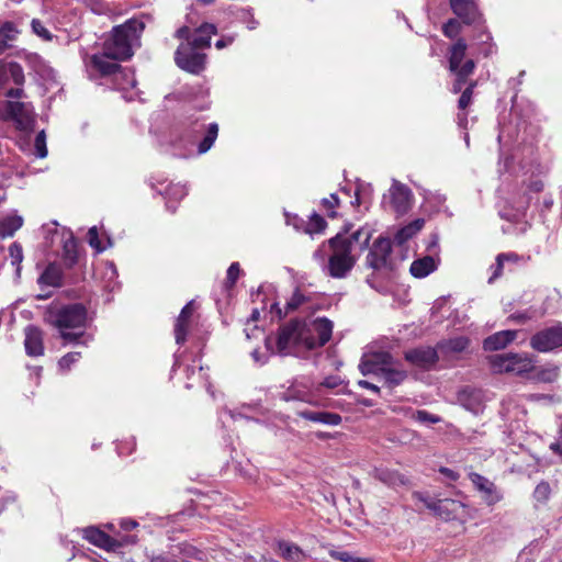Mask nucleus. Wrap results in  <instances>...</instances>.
Here are the masks:
<instances>
[{
  "label": "nucleus",
  "instance_id": "43",
  "mask_svg": "<svg viewBox=\"0 0 562 562\" xmlns=\"http://www.w3.org/2000/svg\"><path fill=\"white\" fill-rule=\"evenodd\" d=\"M329 557L340 562H373L372 558L355 557L348 551L329 550Z\"/></svg>",
  "mask_w": 562,
  "mask_h": 562
},
{
  "label": "nucleus",
  "instance_id": "64",
  "mask_svg": "<svg viewBox=\"0 0 562 562\" xmlns=\"http://www.w3.org/2000/svg\"><path fill=\"white\" fill-rule=\"evenodd\" d=\"M550 450L553 451L555 454H559L562 457V427L560 430V437H559L558 441L552 442L550 445Z\"/></svg>",
  "mask_w": 562,
  "mask_h": 562
},
{
  "label": "nucleus",
  "instance_id": "46",
  "mask_svg": "<svg viewBox=\"0 0 562 562\" xmlns=\"http://www.w3.org/2000/svg\"><path fill=\"white\" fill-rule=\"evenodd\" d=\"M411 418L420 424H438L441 422V417L431 414L425 409H417L412 413Z\"/></svg>",
  "mask_w": 562,
  "mask_h": 562
},
{
  "label": "nucleus",
  "instance_id": "24",
  "mask_svg": "<svg viewBox=\"0 0 562 562\" xmlns=\"http://www.w3.org/2000/svg\"><path fill=\"white\" fill-rule=\"evenodd\" d=\"M501 215L508 222L507 225L502 227L504 234L521 235L529 228V224L525 218V213L521 211H517L513 214L502 212Z\"/></svg>",
  "mask_w": 562,
  "mask_h": 562
},
{
  "label": "nucleus",
  "instance_id": "58",
  "mask_svg": "<svg viewBox=\"0 0 562 562\" xmlns=\"http://www.w3.org/2000/svg\"><path fill=\"white\" fill-rule=\"evenodd\" d=\"M150 562H180L178 554L172 552L151 554L149 557Z\"/></svg>",
  "mask_w": 562,
  "mask_h": 562
},
{
  "label": "nucleus",
  "instance_id": "42",
  "mask_svg": "<svg viewBox=\"0 0 562 562\" xmlns=\"http://www.w3.org/2000/svg\"><path fill=\"white\" fill-rule=\"evenodd\" d=\"M551 492V486L547 481L538 483L532 493V497L536 502L535 507H538V505H546L550 499Z\"/></svg>",
  "mask_w": 562,
  "mask_h": 562
},
{
  "label": "nucleus",
  "instance_id": "55",
  "mask_svg": "<svg viewBox=\"0 0 562 562\" xmlns=\"http://www.w3.org/2000/svg\"><path fill=\"white\" fill-rule=\"evenodd\" d=\"M443 34L449 38H454L460 32V24L457 20L450 19L442 27Z\"/></svg>",
  "mask_w": 562,
  "mask_h": 562
},
{
  "label": "nucleus",
  "instance_id": "59",
  "mask_svg": "<svg viewBox=\"0 0 562 562\" xmlns=\"http://www.w3.org/2000/svg\"><path fill=\"white\" fill-rule=\"evenodd\" d=\"M5 97L8 100H14V101H26V93L22 86H18L16 88L8 89L5 92Z\"/></svg>",
  "mask_w": 562,
  "mask_h": 562
},
{
  "label": "nucleus",
  "instance_id": "28",
  "mask_svg": "<svg viewBox=\"0 0 562 562\" xmlns=\"http://www.w3.org/2000/svg\"><path fill=\"white\" fill-rule=\"evenodd\" d=\"M116 60L117 59H112L111 56H106L103 50V54L101 55L91 56L89 65L97 69L101 75L109 76L115 74L121 68Z\"/></svg>",
  "mask_w": 562,
  "mask_h": 562
},
{
  "label": "nucleus",
  "instance_id": "40",
  "mask_svg": "<svg viewBox=\"0 0 562 562\" xmlns=\"http://www.w3.org/2000/svg\"><path fill=\"white\" fill-rule=\"evenodd\" d=\"M175 548L179 553L178 559L180 562L203 561L204 559V552L190 543H180Z\"/></svg>",
  "mask_w": 562,
  "mask_h": 562
},
{
  "label": "nucleus",
  "instance_id": "1",
  "mask_svg": "<svg viewBox=\"0 0 562 562\" xmlns=\"http://www.w3.org/2000/svg\"><path fill=\"white\" fill-rule=\"evenodd\" d=\"M218 135L217 123L204 124L202 116L181 113L173 117L158 143L168 154L177 158H190L207 153Z\"/></svg>",
  "mask_w": 562,
  "mask_h": 562
},
{
  "label": "nucleus",
  "instance_id": "18",
  "mask_svg": "<svg viewBox=\"0 0 562 562\" xmlns=\"http://www.w3.org/2000/svg\"><path fill=\"white\" fill-rule=\"evenodd\" d=\"M450 7L465 24L475 23L480 19L475 0H450Z\"/></svg>",
  "mask_w": 562,
  "mask_h": 562
},
{
  "label": "nucleus",
  "instance_id": "44",
  "mask_svg": "<svg viewBox=\"0 0 562 562\" xmlns=\"http://www.w3.org/2000/svg\"><path fill=\"white\" fill-rule=\"evenodd\" d=\"M327 226L326 221L324 217L318 215L317 213H314L311 217L308 223L305 226V233L313 235V234H319L325 231Z\"/></svg>",
  "mask_w": 562,
  "mask_h": 562
},
{
  "label": "nucleus",
  "instance_id": "30",
  "mask_svg": "<svg viewBox=\"0 0 562 562\" xmlns=\"http://www.w3.org/2000/svg\"><path fill=\"white\" fill-rule=\"evenodd\" d=\"M297 415L302 418L314 422V423H321L325 425H339L342 420L341 416L337 413H330V412H314V411H299Z\"/></svg>",
  "mask_w": 562,
  "mask_h": 562
},
{
  "label": "nucleus",
  "instance_id": "60",
  "mask_svg": "<svg viewBox=\"0 0 562 562\" xmlns=\"http://www.w3.org/2000/svg\"><path fill=\"white\" fill-rule=\"evenodd\" d=\"M305 302V296L300 293L299 291H295L290 299V301L286 303V312L294 311L299 306H301Z\"/></svg>",
  "mask_w": 562,
  "mask_h": 562
},
{
  "label": "nucleus",
  "instance_id": "38",
  "mask_svg": "<svg viewBox=\"0 0 562 562\" xmlns=\"http://www.w3.org/2000/svg\"><path fill=\"white\" fill-rule=\"evenodd\" d=\"M23 225V218L16 214H10L0 220V237L5 238L13 234Z\"/></svg>",
  "mask_w": 562,
  "mask_h": 562
},
{
  "label": "nucleus",
  "instance_id": "14",
  "mask_svg": "<svg viewBox=\"0 0 562 562\" xmlns=\"http://www.w3.org/2000/svg\"><path fill=\"white\" fill-rule=\"evenodd\" d=\"M469 480L479 492L483 493V499L487 506H494L503 499V495L498 492L496 485L482 474L471 472L469 473Z\"/></svg>",
  "mask_w": 562,
  "mask_h": 562
},
{
  "label": "nucleus",
  "instance_id": "19",
  "mask_svg": "<svg viewBox=\"0 0 562 562\" xmlns=\"http://www.w3.org/2000/svg\"><path fill=\"white\" fill-rule=\"evenodd\" d=\"M24 346L25 351L31 357H38L44 353L43 334L42 330L33 325H29L24 329Z\"/></svg>",
  "mask_w": 562,
  "mask_h": 562
},
{
  "label": "nucleus",
  "instance_id": "50",
  "mask_svg": "<svg viewBox=\"0 0 562 562\" xmlns=\"http://www.w3.org/2000/svg\"><path fill=\"white\" fill-rule=\"evenodd\" d=\"M9 254H10V258H11V263L13 266H16V273L19 274L20 273V263L22 262L23 260V250H22V247L20 244L18 243H13L10 247H9Z\"/></svg>",
  "mask_w": 562,
  "mask_h": 562
},
{
  "label": "nucleus",
  "instance_id": "13",
  "mask_svg": "<svg viewBox=\"0 0 562 562\" xmlns=\"http://www.w3.org/2000/svg\"><path fill=\"white\" fill-rule=\"evenodd\" d=\"M389 193L393 210L400 215L407 213L413 201L411 189L400 181L393 180Z\"/></svg>",
  "mask_w": 562,
  "mask_h": 562
},
{
  "label": "nucleus",
  "instance_id": "5",
  "mask_svg": "<svg viewBox=\"0 0 562 562\" xmlns=\"http://www.w3.org/2000/svg\"><path fill=\"white\" fill-rule=\"evenodd\" d=\"M359 369L363 375L373 374L392 384H401L406 378L401 364L394 361L390 353L383 351L364 355Z\"/></svg>",
  "mask_w": 562,
  "mask_h": 562
},
{
  "label": "nucleus",
  "instance_id": "47",
  "mask_svg": "<svg viewBox=\"0 0 562 562\" xmlns=\"http://www.w3.org/2000/svg\"><path fill=\"white\" fill-rule=\"evenodd\" d=\"M33 154L37 158H45L47 156L46 135L44 131H41L35 137Z\"/></svg>",
  "mask_w": 562,
  "mask_h": 562
},
{
  "label": "nucleus",
  "instance_id": "49",
  "mask_svg": "<svg viewBox=\"0 0 562 562\" xmlns=\"http://www.w3.org/2000/svg\"><path fill=\"white\" fill-rule=\"evenodd\" d=\"M475 86H476V82L471 81L468 85V87L462 91L461 97L459 98V101H458V108L460 110H465L470 105Z\"/></svg>",
  "mask_w": 562,
  "mask_h": 562
},
{
  "label": "nucleus",
  "instance_id": "45",
  "mask_svg": "<svg viewBox=\"0 0 562 562\" xmlns=\"http://www.w3.org/2000/svg\"><path fill=\"white\" fill-rule=\"evenodd\" d=\"M7 70L10 76V80H12L16 86H23L25 77L20 64L14 61L7 63Z\"/></svg>",
  "mask_w": 562,
  "mask_h": 562
},
{
  "label": "nucleus",
  "instance_id": "7",
  "mask_svg": "<svg viewBox=\"0 0 562 562\" xmlns=\"http://www.w3.org/2000/svg\"><path fill=\"white\" fill-rule=\"evenodd\" d=\"M0 117L13 122L20 131H30L35 123L34 106L30 101L7 100L0 103Z\"/></svg>",
  "mask_w": 562,
  "mask_h": 562
},
{
  "label": "nucleus",
  "instance_id": "34",
  "mask_svg": "<svg viewBox=\"0 0 562 562\" xmlns=\"http://www.w3.org/2000/svg\"><path fill=\"white\" fill-rule=\"evenodd\" d=\"M475 61L472 58L464 60L462 69L460 71H451L456 76V80L452 85L451 91L459 93L463 86L467 83L469 76H471L475 69Z\"/></svg>",
  "mask_w": 562,
  "mask_h": 562
},
{
  "label": "nucleus",
  "instance_id": "53",
  "mask_svg": "<svg viewBox=\"0 0 562 562\" xmlns=\"http://www.w3.org/2000/svg\"><path fill=\"white\" fill-rule=\"evenodd\" d=\"M371 193H372L371 184L367 183V184L358 186V188L356 190L355 201H351V204L360 205L361 203H366V201L361 200V199H364L366 196H370Z\"/></svg>",
  "mask_w": 562,
  "mask_h": 562
},
{
  "label": "nucleus",
  "instance_id": "36",
  "mask_svg": "<svg viewBox=\"0 0 562 562\" xmlns=\"http://www.w3.org/2000/svg\"><path fill=\"white\" fill-rule=\"evenodd\" d=\"M166 206L170 212H176L177 205L176 202L180 201L188 194V189L184 184H171L169 186L166 191Z\"/></svg>",
  "mask_w": 562,
  "mask_h": 562
},
{
  "label": "nucleus",
  "instance_id": "29",
  "mask_svg": "<svg viewBox=\"0 0 562 562\" xmlns=\"http://www.w3.org/2000/svg\"><path fill=\"white\" fill-rule=\"evenodd\" d=\"M468 44L464 38H458L457 42L450 47L449 50V70L460 71L464 64Z\"/></svg>",
  "mask_w": 562,
  "mask_h": 562
},
{
  "label": "nucleus",
  "instance_id": "8",
  "mask_svg": "<svg viewBox=\"0 0 562 562\" xmlns=\"http://www.w3.org/2000/svg\"><path fill=\"white\" fill-rule=\"evenodd\" d=\"M333 327V322L326 317L302 323L303 346L307 349L323 347L330 340Z\"/></svg>",
  "mask_w": 562,
  "mask_h": 562
},
{
  "label": "nucleus",
  "instance_id": "51",
  "mask_svg": "<svg viewBox=\"0 0 562 562\" xmlns=\"http://www.w3.org/2000/svg\"><path fill=\"white\" fill-rule=\"evenodd\" d=\"M239 274H240L239 263L233 262L227 269L225 286L227 289L233 288L235 285L236 281L238 280Z\"/></svg>",
  "mask_w": 562,
  "mask_h": 562
},
{
  "label": "nucleus",
  "instance_id": "54",
  "mask_svg": "<svg viewBox=\"0 0 562 562\" xmlns=\"http://www.w3.org/2000/svg\"><path fill=\"white\" fill-rule=\"evenodd\" d=\"M137 541H138V538L135 535H125L119 539L114 538V542L116 543V546H113L112 552H116L119 549L126 547V546L136 544Z\"/></svg>",
  "mask_w": 562,
  "mask_h": 562
},
{
  "label": "nucleus",
  "instance_id": "11",
  "mask_svg": "<svg viewBox=\"0 0 562 562\" xmlns=\"http://www.w3.org/2000/svg\"><path fill=\"white\" fill-rule=\"evenodd\" d=\"M303 346L302 323L291 321L283 325L278 335L277 348L281 355H289L295 346Z\"/></svg>",
  "mask_w": 562,
  "mask_h": 562
},
{
  "label": "nucleus",
  "instance_id": "23",
  "mask_svg": "<svg viewBox=\"0 0 562 562\" xmlns=\"http://www.w3.org/2000/svg\"><path fill=\"white\" fill-rule=\"evenodd\" d=\"M518 331L513 329L497 331L484 339L483 348L485 351L504 349L516 339Z\"/></svg>",
  "mask_w": 562,
  "mask_h": 562
},
{
  "label": "nucleus",
  "instance_id": "57",
  "mask_svg": "<svg viewBox=\"0 0 562 562\" xmlns=\"http://www.w3.org/2000/svg\"><path fill=\"white\" fill-rule=\"evenodd\" d=\"M339 199L335 193H331L329 198L322 200V205L328 211V216L334 217L336 215L334 209L338 206Z\"/></svg>",
  "mask_w": 562,
  "mask_h": 562
},
{
  "label": "nucleus",
  "instance_id": "15",
  "mask_svg": "<svg viewBox=\"0 0 562 562\" xmlns=\"http://www.w3.org/2000/svg\"><path fill=\"white\" fill-rule=\"evenodd\" d=\"M462 507L463 504L461 502L451 498L437 499L427 503V508L446 521L456 519Z\"/></svg>",
  "mask_w": 562,
  "mask_h": 562
},
{
  "label": "nucleus",
  "instance_id": "62",
  "mask_svg": "<svg viewBox=\"0 0 562 562\" xmlns=\"http://www.w3.org/2000/svg\"><path fill=\"white\" fill-rule=\"evenodd\" d=\"M10 81V76L7 70V63L0 60V90L4 89Z\"/></svg>",
  "mask_w": 562,
  "mask_h": 562
},
{
  "label": "nucleus",
  "instance_id": "4",
  "mask_svg": "<svg viewBox=\"0 0 562 562\" xmlns=\"http://www.w3.org/2000/svg\"><path fill=\"white\" fill-rule=\"evenodd\" d=\"M145 24L137 19H130L113 29L112 36L104 43V52L112 59H128L133 55L132 46L138 41Z\"/></svg>",
  "mask_w": 562,
  "mask_h": 562
},
{
  "label": "nucleus",
  "instance_id": "10",
  "mask_svg": "<svg viewBox=\"0 0 562 562\" xmlns=\"http://www.w3.org/2000/svg\"><path fill=\"white\" fill-rule=\"evenodd\" d=\"M392 241L387 237L376 238L366 258V266L373 270L391 268Z\"/></svg>",
  "mask_w": 562,
  "mask_h": 562
},
{
  "label": "nucleus",
  "instance_id": "33",
  "mask_svg": "<svg viewBox=\"0 0 562 562\" xmlns=\"http://www.w3.org/2000/svg\"><path fill=\"white\" fill-rule=\"evenodd\" d=\"M529 373H531L532 382L547 384L557 380L559 368L552 364L540 368L533 366V369Z\"/></svg>",
  "mask_w": 562,
  "mask_h": 562
},
{
  "label": "nucleus",
  "instance_id": "22",
  "mask_svg": "<svg viewBox=\"0 0 562 562\" xmlns=\"http://www.w3.org/2000/svg\"><path fill=\"white\" fill-rule=\"evenodd\" d=\"M57 236H60V243L63 245V256L68 266H74L78 260L77 241L71 231L63 227L60 231L55 232Z\"/></svg>",
  "mask_w": 562,
  "mask_h": 562
},
{
  "label": "nucleus",
  "instance_id": "32",
  "mask_svg": "<svg viewBox=\"0 0 562 562\" xmlns=\"http://www.w3.org/2000/svg\"><path fill=\"white\" fill-rule=\"evenodd\" d=\"M63 269L57 263H49L38 278L41 285L59 288L63 285Z\"/></svg>",
  "mask_w": 562,
  "mask_h": 562
},
{
  "label": "nucleus",
  "instance_id": "31",
  "mask_svg": "<svg viewBox=\"0 0 562 562\" xmlns=\"http://www.w3.org/2000/svg\"><path fill=\"white\" fill-rule=\"evenodd\" d=\"M19 34L18 26L11 21H5L0 25V56L13 46Z\"/></svg>",
  "mask_w": 562,
  "mask_h": 562
},
{
  "label": "nucleus",
  "instance_id": "6",
  "mask_svg": "<svg viewBox=\"0 0 562 562\" xmlns=\"http://www.w3.org/2000/svg\"><path fill=\"white\" fill-rule=\"evenodd\" d=\"M487 360L492 371L495 373L522 375L533 369V357L525 352L493 355Z\"/></svg>",
  "mask_w": 562,
  "mask_h": 562
},
{
  "label": "nucleus",
  "instance_id": "16",
  "mask_svg": "<svg viewBox=\"0 0 562 562\" xmlns=\"http://www.w3.org/2000/svg\"><path fill=\"white\" fill-rule=\"evenodd\" d=\"M372 476L384 485L393 488L397 486H408L411 484L408 476L395 469L375 468L372 472Z\"/></svg>",
  "mask_w": 562,
  "mask_h": 562
},
{
  "label": "nucleus",
  "instance_id": "3",
  "mask_svg": "<svg viewBox=\"0 0 562 562\" xmlns=\"http://www.w3.org/2000/svg\"><path fill=\"white\" fill-rule=\"evenodd\" d=\"M54 325L60 329L61 338L68 344L87 345L92 340V335L67 329H82L87 325V310L82 304H69L60 308L54 319Z\"/></svg>",
  "mask_w": 562,
  "mask_h": 562
},
{
  "label": "nucleus",
  "instance_id": "52",
  "mask_svg": "<svg viewBox=\"0 0 562 562\" xmlns=\"http://www.w3.org/2000/svg\"><path fill=\"white\" fill-rule=\"evenodd\" d=\"M33 32L44 41H52L53 34L45 27V25L37 19H33L31 23Z\"/></svg>",
  "mask_w": 562,
  "mask_h": 562
},
{
  "label": "nucleus",
  "instance_id": "21",
  "mask_svg": "<svg viewBox=\"0 0 562 562\" xmlns=\"http://www.w3.org/2000/svg\"><path fill=\"white\" fill-rule=\"evenodd\" d=\"M83 538L106 552H112L113 546H116L113 537L93 526L83 529Z\"/></svg>",
  "mask_w": 562,
  "mask_h": 562
},
{
  "label": "nucleus",
  "instance_id": "27",
  "mask_svg": "<svg viewBox=\"0 0 562 562\" xmlns=\"http://www.w3.org/2000/svg\"><path fill=\"white\" fill-rule=\"evenodd\" d=\"M216 33V26L211 23H204L198 27L187 45H191L196 49L207 48L211 46V37Z\"/></svg>",
  "mask_w": 562,
  "mask_h": 562
},
{
  "label": "nucleus",
  "instance_id": "61",
  "mask_svg": "<svg viewBox=\"0 0 562 562\" xmlns=\"http://www.w3.org/2000/svg\"><path fill=\"white\" fill-rule=\"evenodd\" d=\"M533 317H535V315L530 311L517 312L509 316L510 319L521 323V324L532 319Z\"/></svg>",
  "mask_w": 562,
  "mask_h": 562
},
{
  "label": "nucleus",
  "instance_id": "20",
  "mask_svg": "<svg viewBox=\"0 0 562 562\" xmlns=\"http://www.w3.org/2000/svg\"><path fill=\"white\" fill-rule=\"evenodd\" d=\"M524 262L525 258L516 252L498 254L495 263L490 268L492 270V276L490 277L488 282L492 283L494 280L499 278L506 267L510 269L512 266H517Z\"/></svg>",
  "mask_w": 562,
  "mask_h": 562
},
{
  "label": "nucleus",
  "instance_id": "39",
  "mask_svg": "<svg viewBox=\"0 0 562 562\" xmlns=\"http://www.w3.org/2000/svg\"><path fill=\"white\" fill-rule=\"evenodd\" d=\"M88 244L95 249L98 254L104 251L109 247L112 246V240L110 236L104 234L103 238L100 237L99 229L97 226H92L89 228L88 234Z\"/></svg>",
  "mask_w": 562,
  "mask_h": 562
},
{
  "label": "nucleus",
  "instance_id": "35",
  "mask_svg": "<svg viewBox=\"0 0 562 562\" xmlns=\"http://www.w3.org/2000/svg\"><path fill=\"white\" fill-rule=\"evenodd\" d=\"M469 346V339L464 336L454 337L438 344V349L446 355L463 352Z\"/></svg>",
  "mask_w": 562,
  "mask_h": 562
},
{
  "label": "nucleus",
  "instance_id": "12",
  "mask_svg": "<svg viewBox=\"0 0 562 562\" xmlns=\"http://www.w3.org/2000/svg\"><path fill=\"white\" fill-rule=\"evenodd\" d=\"M562 346V326H552L536 333L530 338V347L539 352H549Z\"/></svg>",
  "mask_w": 562,
  "mask_h": 562
},
{
  "label": "nucleus",
  "instance_id": "56",
  "mask_svg": "<svg viewBox=\"0 0 562 562\" xmlns=\"http://www.w3.org/2000/svg\"><path fill=\"white\" fill-rule=\"evenodd\" d=\"M81 357L80 352H69L65 355L58 362L61 370H69L71 364L77 362Z\"/></svg>",
  "mask_w": 562,
  "mask_h": 562
},
{
  "label": "nucleus",
  "instance_id": "37",
  "mask_svg": "<svg viewBox=\"0 0 562 562\" xmlns=\"http://www.w3.org/2000/svg\"><path fill=\"white\" fill-rule=\"evenodd\" d=\"M424 224L425 221L422 218L413 221L408 225L397 231L394 237V241L400 246L404 245L423 228Z\"/></svg>",
  "mask_w": 562,
  "mask_h": 562
},
{
  "label": "nucleus",
  "instance_id": "9",
  "mask_svg": "<svg viewBox=\"0 0 562 562\" xmlns=\"http://www.w3.org/2000/svg\"><path fill=\"white\" fill-rule=\"evenodd\" d=\"M206 55L191 45L181 44L176 50V64L191 74H200L205 68Z\"/></svg>",
  "mask_w": 562,
  "mask_h": 562
},
{
  "label": "nucleus",
  "instance_id": "48",
  "mask_svg": "<svg viewBox=\"0 0 562 562\" xmlns=\"http://www.w3.org/2000/svg\"><path fill=\"white\" fill-rule=\"evenodd\" d=\"M238 20L246 24L249 31L256 30L259 25L251 9H243L238 14Z\"/></svg>",
  "mask_w": 562,
  "mask_h": 562
},
{
  "label": "nucleus",
  "instance_id": "2",
  "mask_svg": "<svg viewBox=\"0 0 562 562\" xmlns=\"http://www.w3.org/2000/svg\"><path fill=\"white\" fill-rule=\"evenodd\" d=\"M372 232L369 227L358 228L350 235L337 234L328 239L331 250L326 263V245L323 244L315 252L314 258L319 261L326 272L336 279L345 278L353 268L357 258L352 255L357 248L362 251L368 248Z\"/></svg>",
  "mask_w": 562,
  "mask_h": 562
},
{
  "label": "nucleus",
  "instance_id": "41",
  "mask_svg": "<svg viewBox=\"0 0 562 562\" xmlns=\"http://www.w3.org/2000/svg\"><path fill=\"white\" fill-rule=\"evenodd\" d=\"M278 547L280 555L288 561L302 562L305 557L303 550L294 543L280 541Z\"/></svg>",
  "mask_w": 562,
  "mask_h": 562
},
{
  "label": "nucleus",
  "instance_id": "63",
  "mask_svg": "<svg viewBox=\"0 0 562 562\" xmlns=\"http://www.w3.org/2000/svg\"><path fill=\"white\" fill-rule=\"evenodd\" d=\"M439 472L442 475H445L447 479H449L450 481H453V482L458 481L460 477V474L458 472H456L452 469L446 468V467H440Z\"/></svg>",
  "mask_w": 562,
  "mask_h": 562
},
{
  "label": "nucleus",
  "instance_id": "25",
  "mask_svg": "<svg viewBox=\"0 0 562 562\" xmlns=\"http://www.w3.org/2000/svg\"><path fill=\"white\" fill-rule=\"evenodd\" d=\"M193 313V302L187 303L180 312L175 325V337L178 345L184 344L189 329L190 317Z\"/></svg>",
  "mask_w": 562,
  "mask_h": 562
},
{
  "label": "nucleus",
  "instance_id": "17",
  "mask_svg": "<svg viewBox=\"0 0 562 562\" xmlns=\"http://www.w3.org/2000/svg\"><path fill=\"white\" fill-rule=\"evenodd\" d=\"M405 359L414 366L428 369L437 362L438 353L431 347H419L408 350Z\"/></svg>",
  "mask_w": 562,
  "mask_h": 562
},
{
  "label": "nucleus",
  "instance_id": "26",
  "mask_svg": "<svg viewBox=\"0 0 562 562\" xmlns=\"http://www.w3.org/2000/svg\"><path fill=\"white\" fill-rule=\"evenodd\" d=\"M437 267L438 259L434 256L427 255L414 260L411 265L409 271L413 277L422 279L437 270Z\"/></svg>",
  "mask_w": 562,
  "mask_h": 562
}]
</instances>
